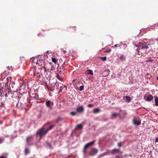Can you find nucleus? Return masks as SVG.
<instances>
[{
	"mask_svg": "<svg viewBox=\"0 0 158 158\" xmlns=\"http://www.w3.org/2000/svg\"><path fill=\"white\" fill-rule=\"evenodd\" d=\"M31 59L32 60L31 62L33 63H35L39 66L42 65L43 64L44 66V60L40 59L39 57L32 58Z\"/></svg>",
	"mask_w": 158,
	"mask_h": 158,
	"instance_id": "nucleus-2",
	"label": "nucleus"
},
{
	"mask_svg": "<svg viewBox=\"0 0 158 158\" xmlns=\"http://www.w3.org/2000/svg\"><path fill=\"white\" fill-rule=\"evenodd\" d=\"M142 56L143 55V53H141Z\"/></svg>",
	"mask_w": 158,
	"mask_h": 158,
	"instance_id": "nucleus-54",
	"label": "nucleus"
},
{
	"mask_svg": "<svg viewBox=\"0 0 158 158\" xmlns=\"http://www.w3.org/2000/svg\"><path fill=\"white\" fill-rule=\"evenodd\" d=\"M50 102L49 101H48L46 102V105L47 106L49 107L50 105Z\"/></svg>",
	"mask_w": 158,
	"mask_h": 158,
	"instance_id": "nucleus-25",
	"label": "nucleus"
},
{
	"mask_svg": "<svg viewBox=\"0 0 158 158\" xmlns=\"http://www.w3.org/2000/svg\"><path fill=\"white\" fill-rule=\"evenodd\" d=\"M84 109L83 106H80L76 108L77 113H82L84 112Z\"/></svg>",
	"mask_w": 158,
	"mask_h": 158,
	"instance_id": "nucleus-9",
	"label": "nucleus"
},
{
	"mask_svg": "<svg viewBox=\"0 0 158 158\" xmlns=\"http://www.w3.org/2000/svg\"><path fill=\"white\" fill-rule=\"evenodd\" d=\"M111 153L112 154H114L116 153H122V152H121L119 149H114L111 150Z\"/></svg>",
	"mask_w": 158,
	"mask_h": 158,
	"instance_id": "nucleus-11",
	"label": "nucleus"
},
{
	"mask_svg": "<svg viewBox=\"0 0 158 158\" xmlns=\"http://www.w3.org/2000/svg\"><path fill=\"white\" fill-rule=\"evenodd\" d=\"M85 74H86L93 75V73L92 70L88 69L85 71Z\"/></svg>",
	"mask_w": 158,
	"mask_h": 158,
	"instance_id": "nucleus-14",
	"label": "nucleus"
},
{
	"mask_svg": "<svg viewBox=\"0 0 158 158\" xmlns=\"http://www.w3.org/2000/svg\"><path fill=\"white\" fill-rule=\"evenodd\" d=\"M119 59L122 60L123 61L125 60V58L123 55H120L119 56Z\"/></svg>",
	"mask_w": 158,
	"mask_h": 158,
	"instance_id": "nucleus-20",
	"label": "nucleus"
},
{
	"mask_svg": "<svg viewBox=\"0 0 158 158\" xmlns=\"http://www.w3.org/2000/svg\"><path fill=\"white\" fill-rule=\"evenodd\" d=\"M139 43L141 44L140 46L142 49H147L148 48V44L145 42L142 43L139 42Z\"/></svg>",
	"mask_w": 158,
	"mask_h": 158,
	"instance_id": "nucleus-10",
	"label": "nucleus"
},
{
	"mask_svg": "<svg viewBox=\"0 0 158 158\" xmlns=\"http://www.w3.org/2000/svg\"><path fill=\"white\" fill-rule=\"evenodd\" d=\"M77 113V112L76 111H72L70 113V114L72 116H74L76 115Z\"/></svg>",
	"mask_w": 158,
	"mask_h": 158,
	"instance_id": "nucleus-23",
	"label": "nucleus"
},
{
	"mask_svg": "<svg viewBox=\"0 0 158 158\" xmlns=\"http://www.w3.org/2000/svg\"><path fill=\"white\" fill-rule=\"evenodd\" d=\"M55 69V67L54 65H52V66L51 67V68L50 70H53Z\"/></svg>",
	"mask_w": 158,
	"mask_h": 158,
	"instance_id": "nucleus-38",
	"label": "nucleus"
},
{
	"mask_svg": "<svg viewBox=\"0 0 158 158\" xmlns=\"http://www.w3.org/2000/svg\"><path fill=\"white\" fill-rule=\"evenodd\" d=\"M23 95H22V96H21L20 97V99H22V98H23Z\"/></svg>",
	"mask_w": 158,
	"mask_h": 158,
	"instance_id": "nucleus-47",
	"label": "nucleus"
},
{
	"mask_svg": "<svg viewBox=\"0 0 158 158\" xmlns=\"http://www.w3.org/2000/svg\"><path fill=\"white\" fill-rule=\"evenodd\" d=\"M6 96V100L7 102H13L14 101H15L16 98L14 96V94L11 92H8L7 93L5 94Z\"/></svg>",
	"mask_w": 158,
	"mask_h": 158,
	"instance_id": "nucleus-1",
	"label": "nucleus"
},
{
	"mask_svg": "<svg viewBox=\"0 0 158 158\" xmlns=\"http://www.w3.org/2000/svg\"><path fill=\"white\" fill-rule=\"evenodd\" d=\"M110 71L109 69H107L103 71L102 73V75L103 77L107 76L109 74Z\"/></svg>",
	"mask_w": 158,
	"mask_h": 158,
	"instance_id": "nucleus-12",
	"label": "nucleus"
},
{
	"mask_svg": "<svg viewBox=\"0 0 158 158\" xmlns=\"http://www.w3.org/2000/svg\"><path fill=\"white\" fill-rule=\"evenodd\" d=\"M35 73L34 72V76H35Z\"/></svg>",
	"mask_w": 158,
	"mask_h": 158,
	"instance_id": "nucleus-52",
	"label": "nucleus"
},
{
	"mask_svg": "<svg viewBox=\"0 0 158 158\" xmlns=\"http://www.w3.org/2000/svg\"><path fill=\"white\" fill-rule=\"evenodd\" d=\"M69 30L71 32H74L76 31V27H70L69 28Z\"/></svg>",
	"mask_w": 158,
	"mask_h": 158,
	"instance_id": "nucleus-15",
	"label": "nucleus"
},
{
	"mask_svg": "<svg viewBox=\"0 0 158 158\" xmlns=\"http://www.w3.org/2000/svg\"><path fill=\"white\" fill-rule=\"evenodd\" d=\"M155 105L156 106H158V98L156 97L155 99Z\"/></svg>",
	"mask_w": 158,
	"mask_h": 158,
	"instance_id": "nucleus-18",
	"label": "nucleus"
},
{
	"mask_svg": "<svg viewBox=\"0 0 158 158\" xmlns=\"http://www.w3.org/2000/svg\"><path fill=\"white\" fill-rule=\"evenodd\" d=\"M39 69V71L42 75L46 76L47 75L46 69L44 67V66H43L42 67L40 68Z\"/></svg>",
	"mask_w": 158,
	"mask_h": 158,
	"instance_id": "nucleus-6",
	"label": "nucleus"
},
{
	"mask_svg": "<svg viewBox=\"0 0 158 158\" xmlns=\"http://www.w3.org/2000/svg\"><path fill=\"white\" fill-rule=\"evenodd\" d=\"M7 80V85H8V84H10V83H9V82H10L11 79V77H9L6 78Z\"/></svg>",
	"mask_w": 158,
	"mask_h": 158,
	"instance_id": "nucleus-21",
	"label": "nucleus"
},
{
	"mask_svg": "<svg viewBox=\"0 0 158 158\" xmlns=\"http://www.w3.org/2000/svg\"><path fill=\"white\" fill-rule=\"evenodd\" d=\"M98 152V150L97 149L95 148H92L91 149L89 154L91 156H93L96 154Z\"/></svg>",
	"mask_w": 158,
	"mask_h": 158,
	"instance_id": "nucleus-7",
	"label": "nucleus"
},
{
	"mask_svg": "<svg viewBox=\"0 0 158 158\" xmlns=\"http://www.w3.org/2000/svg\"><path fill=\"white\" fill-rule=\"evenodd\" d=\"M121 142H119V143H118V146L119 147H120L121 146Z\"/></svg>",
	"mask_w": 158,
	"mask_h": 158,
	"instance_id": "nucleus-41",
	"label": "nucleus"
},
{
	"mask_svg": "<svg viewBox=\"0 0 158 158\" xmlns=\"http://www.w3.org/2000/svg\"><path fill=\"white\" fill-rule=\"evenodd\" d=\"M3 140V139L2 138H0V143H2Z\"/></svg>",
	"mask_w": 158,
	"mask_h": 158,
	"instance_id": "nucleus-42",
	"label": "nucleus"
},
{
	"mask_svg": "<svg viewBox=\"0 0 158 158\" xmlns=\"http://www.w3.org/2000/svg\"><path fill=\"white\" fill-rule=\"evenodd\" d=\"M100 111V110L98 108H95L94 109L93 112L94 113L96 114L98 113Z\"/></svg>",
	"mask_w": 158,
	"mask_h": 158,
	"instance_id": "nucleus-19",
	"label": "nucleus"
},
{
	"mask_svg": "<svg viewBox=\"0 0 158 158\" xmlns=\"http://www.w3.org/2000/svg\"><path fill=\"white\" fill-rule=\"evenodd\" d=\"M63 119V118L61 117H59L57 118L55 120L56 123H58L59 122L62 121Z\"/></svg>",
	"mask_w": 158,
	"mask_h": 158,
	"instance_id": "nucleus-17",
	"label": "nucleus"
},
{
	"mask_svg": "<svg viewBox=\"0 0 158 158\" xmlns=\"http://www.w3.org/2000/svg\"><path fill=\"white\" fill-rule=\"evenodd\" d=\"M95 142V141H93L91 142L85 144L84 147V151L86 149L89 147L93 145L94 144Z\"/></svg>",
	"mask_w": 158,
	"mask_h": 158,
	"instance_id": "nucleus-8",
	"label": "nucleus"
},
{
	"mask_svg": "<svg viewBox=\"0 0 158 158\" xmlns=\"http://www.w3.org/2000/svg\"><path fill=\"white\" fill-rule=\"evenodd\" d=\"M153 60H152L151 59L148 60L146 61V62H150L151 63H152L153 62Z\"/></svg>",
	"mask_w": 158,
	"mask_h": 158,
	"instance_id": "nucleus-33",
	"label": "nucleus"
},
{
	"mask_svg": "<svg viewBox=\"0 0 158 158\" xmlns=\"http://www.w3.org/2000/svg\"><path fill=\"white\" fill-rule=\"evenodd\" d=\"M83 127V125L82 123H81L77 125L76 126V127L75 128V130L82 129Z\"/></svg>",
	"mask_w": 158,
	"mask_h": 158,
	"instance_id": "nucleus-13",
	"label": "nucleus"
},
{
	"mask_svg": "<svg viewBox=\"0 0 158 158\" xmlns=\"http://www.w3.org/2000/svg\"><path fill=\"white\" fill-rule=\"evenodd\" d=\"M110 152V151L108 149L106 150V151L104 152V154L105 156L108 155L109 154Z\"/></svg>",
	"mask_w": 158,
	"mask_h": 158,
	"instance_id": "nucleus-22",
	"label": "nucleus"
},
{
	"mask_svg": "<svg viewBox=\"0 0 158 158\" xmlns=\"http://www.w3.org/2000/svg\"><path fill=\"white\" fill-rule=\"evenodd\" d=\"M157 79L158 80V77H157Z\"/></svg>",
	"mask_w": 158,
	"mask_h": 158,
	"instance_id": "nucleus-53",
	"label": "nucleus"
},
{
	"mask_svg": "<svg viewBox=\"0 0 158 158\" xmlns=\"http://www.w3.org/2000/svg\"><path fill=\"white\" fill-rule=\"evenodd\" d=\"M132 121L133 123L135 126L139 125L141 123V119L139 116L134 117Z\"/></svg>",
	"mask_w": 158,
	"mask_h": 158,
	"instance_id": "nucleus-3",
	"label": "nucleus"
},
{
	"mask_svg": "<svg viewBox=\"0 0 158 158\" xmlns=\"http://www.w3.org/2000/svg\"><path fill=\"white\" fill-rule=\"evenodd\" d=\"M52 61L53 63H55V64L56 63V61H57V59H56L55 58H52Z\"/></svg>",
	"mask_w": 158,
	"mask_h": 158,
	"instance_id": "nucleus-29",
	"label": "nucleus"
},
{
	"mask_svg": "<svg viewBox=\"0 0 158 158\" xmlns=\"http://www.w3.org/2000/svg\"><path fill=\"white\" fill-rule=\"evenodd\" d=\"M54 127V126L53 125H51L49 127L46 129V130L48 131L49 130H51Z\"/></svg>",
	"mask_w": 158,
	"mask_h": 158,
	"instance_id": "nucleus-26",
	"label": "nucleus"
},
{
	"mask_svg": "<svg viewBox=\"0 0 158 158\" xmlns=\"http://www.w3.org/2000/svg\"><path fill=\"white\" fill-rule=\"evenodd\" d=\"M0 158H6V157H4L3 156H0Z\"/></svg>",
	"mask_w": 158,
	"mask_h": 158,
	"instance_id": "nucleus-45",
	"label": "nucleus"
},
{
	"mask_svg": "<svg viewBox=\"0 0 158 158\" xmlns=\"http://www.w3.org/2000/svg\"><path fill=\"white\" fill-rule=\"evenodd\" d=\"M101 58H102V60H103V61L105 60L106 59V57H101Z\"/></svg>",
	"mask_w": 158,
	"mask_h": 158,
	"instance_id": "nucleus-39",
	"label": "nucleus"
},
{
	"mask_svg": "<svg viewBox=\"0 0 158 158\" xmlns=\"http://www.w3.org/2000/svg\"><path fill=\"white\" fill-rule=\"evenodd\" d=\"M153 99V96L151 94H149L147 98V100L148 101H150Z\"/></svg>",
	"mask_w": 158,
	"mask_h": 158,
	"instance_id": "nucleus-16",
	"label": "nucleus"
},
{
	"mask_svg": "<svg viewBox=\"0 0 158 158\" xmlns=\"http://www.w3.org/2000/svg\"><path fill=\"white\" fill-rule=\"evenodd\" d=\"M25 152L26 154H27L29 153V150L27 148H26L25 150Z\"/></svg>",
	"mask_w": 158,
	"mask_h": 158,
	"instance_id": "nucleus-35",
	"label": "nucleus"
},
{
	"mask_svg": "<svg viewBox=\"0 0 158 158\" xmlns=\"http://www.w3.org/2000/svg\"><path fill=\"white\" fill-rule=\"evenodd\" d=\"M63 88L62 87H61V88L60 87V91H62Z\"/></svg>",
	"mask_w": 158,
	"mask_h": 158,
	"instance_id": "nucleus-48",
	"label": "nucleus"
},
{
	"mask_svg": "<svg viewBox=\"0 0 158 158\" xmlns=\"http://www.w3.org/2000/svg\"><path fill=\"white\" fill-rule=\"evenodd\" d=\"M84 85H81L79 87V90L80 91H82L84 89Z\"/></svg>",
	"mask_w": 158,
	"mask_h": 158,
	"instance_id": "nucleus-31",
	"label": "nucleus"
},
{
	"mask_svg": "<svg viewBox=\"0 0 158 158\" xmlns=\"http://www.w3.org/2000/svg\"><path fill=\"white\" fill-rule=\"evenodd\" d=\"M155 140L156 142H158V138H156Z\"/></svg>",
	"mask_w": 158,
	"mask_h": 158,
	"instance_id": "nucleus-46",
	"label": "nucleus"
},
{
	"mask_svg": "<svg viewBox=\"0 0 158 158\" xmlns=\"http://www.w3.org/2000/svg\"><path fill=\"white\" fill-rule=\"evenodd\" d=\"M56 77L59 80H60L62 81V78H61L59 75V74H57L56 75Z\"/></svg>",
	"mask_w": 158,
	"mask_h": 158,
	"instance_id": "nucleus-24",
	"label": "nucleus"
},
{
	"mask_svg": "<svg viewBox=\"0 0 158 158\" xmlns=\"http://www.w3.org/2000/svg\"><path fill=\"white\" fill-rule=\"evenodd\" d=\"M49 64H51V63L50 62L49 63Z\"/></svg>",
	"mask_w": 158,
	"mask_h": 158,
	"instance_id": "nucleus-55",
	"label": "nucleus"
},
{
	"mask_svg": "<svg viewBox=\"0 0 158 158\" xmlns=\"http://www.w3.org/2000/svg\"><path fill=\"white\" fill-rule=\"evenodd\" d=\"M32 138V136H30L27 137L26 139L27 142H29L30 140Z\"/></svg>",
	"mask_w": 158,
	"mask_h": 158,
	"instance_id": "nucleus-30",
	"label": "nucleus"
},
{
	"mask_svg": "<svg viewBox=\"0 0 158 158\" xmlns=\"http://www.w3.org/2000/svg\"><path fill=\"white\" fill-rule=\"evenodd\" d=\"M126 99L128 102H130L131 100V98L129 96H127L126 97Z\"/></svg>",
	"mask_w": 158,
	"mask_h": 158,
	"instance_id": "nucleus-28",
	"label": "nucleus"
},
{
	"mask_svg": "<svg viewBox=\"0 0 158 158\" xmlns=\"http://www.w3.org/2000/svg\"><path fill=\"white\" fill-rule=\"evenodd\" d=\"M111 51V49H107V50H106L105 51V52H110Z\"/></svg>",
	"mask_w": 158,
	"mask_h": 158,
	"instance_id": "nucleus-40",
	"label": "nucleus"
},
{
	"mask_svg": "<svg viewBox=\"0 0 158 158\" xmlns=\"http://www.w3.org/2000/svg\"><path fill=\"white\" fill-rule=\"evenodd\" d=\"M48 89H49V90H50V91H53V90H54L53 89H51V88L50 89L49 87H48Z\"/></svg>",
	"mask_w": 158,
	"mask_h": 158,
	"instance_id": "nucleus-43",
	"label": "nucleus"
},
{
	"mask_svg": "<svg viewBox=\"0 0 158 158\" xmlns=\"http://www.w3.org/2000/svg\"><path fill=\"white\" fill-rule=\"evenodd\" d=\"M7 99L6 96H5V94H4L3 92L2 93L1 92V94L0 95V100L2 102H7Z\"/></svg>",
	"mask_w": 158,
	"mask_h": 158,
	"instance_id": "nucleus-5",
	"label": "nucleus"
},
{
	"mask_svg": "<svg viewBox=\"0 0 158 158\" xmlns=\"http://www.w3.org/2000/svg\"><path fill=\"white\" fill-rule=\"evenodd\" d=\"M120 46L118 44H116L114 45V46H112V48H115L116 47H119Z\"/></svg>",
	"mask_w": 158,
	"mask_h": 158,
	"instance_id": "nucleus-34",
	"label": "nucleus"
},
{
	"mask_svg": "<svg viewBox=\"0 0 158 158\" xmlns=\"http://www.w3.org/2000/svg\"><path fill=\"white\" fill-rule=\"evenodd\" d=\"M76 79H74V80H73L72 82H74V81H76Z\"/></svg>",
	"mask_w": 158,
	"mask_h": 158,
	"instance_id": "nucleus-50",
	"label": "nucleus"
},
{
	"mask_svg": "<svg viewBox=\"0 0 158 158\" xmlns=\"http://www.w3.org/2000/svg\"><path fill=\"white\" fill-rule=\"evenodd\" d=\"M119 114L116 113H113L112 114V116L113 117H115L117 116H118Z\"/></svg>",
	"mask_w": 158,
	"mask_h": 158,
	"instance_id": "nucleus-27",
	"label": "nucleus"
},
{
	"mask_svg": "<svg viewBox=\"0 0 158 158\" xmlns=\"http://www.w3.org/2000/svg\"><path fill=\"white\" fill-rule=\"evenodd\" d=\"M49 124V123H47L45 125H47V124Z\"/></svg>",
	"mask_w": 158,
	"mask_h": 158,
	"instance_id": "nucleus-51",
	"label": "nucleus"
},
{
	"mask_svg": "<svg viewBox=\"0 0 158 158\" xmlns=\"http://www.w3.org/2000/svg\"><path fill=\"white\" fill-rule=\"evenodd\" d=\"M134 44H135V46L138 47V45L137 44H135V43H134Z\"/></svg>",
	"mask_w": 158,
	"mask_h": 158,
	"instance_id": "nucleus-49",
	"label": "nucleus"
},
{
	"mask_svg": "<svg viewBox=\"0 0 158 158\" xmlns=\"http://www.w3.org/2000/svg\"><path fill=\"white\" fill-rule=\"evenodd\" d=\"M93 104H89L88 105V107H92L93 106Z\"/></svg>",
	"mask_w": 158,
	"mask_h": 158,
	"instance_id": "nucleus-37",
	"label": "nucleus"
},
{
	"mask_svg": "<svg viewBox=\"0 0 158 158\" xmlns=\"http://www.w3.org/2000/svg\"><path fill=\"white\" fill-rule=\"evenodd\" d=\"M47 132L46 129H45L44 128L42 127L37 132V134L39 135L40 137H41L45 135Z\"/></svg>",
	"mask_w": 158,
	"mask_h": 158,
	"instance_id": "nucleus-4",
	"label": "nucleus"
},
{
	"mask_svg": "<svg viewBox=\"0 0 158 158\" xmlns=\"http://www.w3.org/2000/svg\"><path fill=\"white\" fill-rule=\"evenodd\" d=\"M47 144L48 147L49 148H51V144L50 143L47 142Z\"/></svg>",
	"mask_w": 158,
	"mask_h": 158,
	"instance_id": "nucleus-36",
	"label": "nucleus"
},
{
	"mask_svg": "<svg viewBox=\"0 0 158 158\" xmlns=\"http://www.w3.org/2000/svg\"><path fill=\"white\" fill-rule=\"evenodd\" d=\"M105 156L104 154L103 153L102 154H101L100 155L98 156V158H100L101 157H102L103 156Z\"/></svg>",
	"mask_w": 158,
	"mask_h": 158,
	"instance_id": "nucleus-32",
	"label": "nucleus"
},
{
	"mask_svg": "<svg viewBox=\"0 0 158 158\" xmlns=\"http://www.w3.org/2000/svg\"><path fill=\"white\" fill-rule=\"evenodd\" d=\"M139 49H138V48L137 49V52H138V54L139 55H140V53H139Z\"/></svg>",
	"mask_w": 158,
	"mask_h": 158,
	"instance_id": "nucleus-44",
	"label": "nucleus"
}]
</instances>
